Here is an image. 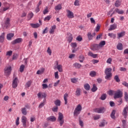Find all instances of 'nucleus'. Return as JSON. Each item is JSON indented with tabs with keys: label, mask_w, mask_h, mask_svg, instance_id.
Masks as SVG:
<instances>
[{
	"label": "nucleus",
	"mask_w": 128,
	"mask_h": 128,
	"mask_svg": "<svg viewBox=\"0 0 128 128\" xmlns=\"http://www.w3.org/2000/svg\"><path fill=\"white\" fill-rule=\"evenodd\" d=\"M104 108L102 107V108H96V109H94V112H98V114H102L104 112Z\"/></svg>",
	"instance_id": "nucleus-10"
},
{
	"label": "nucleus",
	"mask_w": 128,
	"mask_h": 128,
	"mask_svg": "<svg viewBox=\"0 0 128 128\" xmlns=\"http://www.w3.org/2000/svg\"><path fill=\"white\" fill-rule=\"evenodd\" d=\"M121 2L117 0L115 2V6H116V8H118V6H120Z\"/></svg>",
	"instance_id": "nucleus-43"
},
{
	"label": "nucleus",
	"mask_w": 128,
	"mask_h": 128,
	"mask_svg": "<svg viewBox=\"0 0 128 128\" xmlns=\"http://www.w3.org/2000/svg\"><path fill=\"white\" fill-rule=\"evenodd\" d=\"M68 94H64V100L65 102V104H68Z\"/></svg>",
	"instance_id": "nucleus-29"
},
{
	"label": "nucleus",
	"mask_w": 128,
	"mask_h": 128,
	"mask_svg": "<svg viewBox=\"0 0 128 128\" xmlns=\"http://www.w3.org/2000/svg\"><path fill=\"white\" fill-rule=\"evenodd\" d=\"M112 68H106L105 70L104 74H106L105 76L106 80H110L112 76Z\"/></svg>",
	"instance_id": "nucleus-2"
},
{
	"label": "nucleus",
	"mask_w": 128,
	"mask_h": 128,
	"mask_svg": "<svg viewBox=\"0 0 128 128\" xmlns=\"http://www.w3.org/2000/svg\"><path fill=\"white\" fill-rule=\"evenodd\" d=\"M58 114V122H59L60 126H62L64 124V114L60 112H59Z\"/></svg>",
	"instance_id": "nucleus-6"
},
{
	"label": "nucleus",
	"mask_w": 128,
	"mask_h": 128,
	"mask_svg": "<svg viewBox=\"0 0 128 128\" xmlns=\"http://www.w3.org/2000/svg\"><path fill=\"white\" fill-rule=\"evenodd\" d=\"M74 6H80V0H76L74 2Z\"/></svg>",
	"instance_id": "nucleus-52"
},
{
	"label": "nucleus",
	"mask_w": 128,
	"mask_h": 128,
	"mask_svg": "<svg viewBox=\"0 0 128 128\" xmlns=\"http://www.w3.org/2000/svg\"><path fill=\"white\" fill-rule=\"evenodd\" d=\"M48 12V6H46V8L44 9V10L43 12L44 14H46Z\"/></svg>",
	"instance_id": "nucleus-53"
},
{
	"label": "nucleus",
	"mask_w": 128,
	"mask_h": 128,
	"mask_svg": "<svg viewBox=\"0 0 128 128\" xmlns=\"http://www.w3.org/2000/svg\"><path fill=\"white\" fill-rule=\"evenodd\" d=\"M96 72L94 71H92L90 73V76H92V78L96 76Z\"/></svg>",
	"instance_id": "nucleus-35"
},
{
	"label": "nucleus",
	"mask_w": 128,
	"mask_h": 128,
	"mask_svg": "<svg viewBox=\"0 0 128 128\" xmlns=\"http://www.w3.org/2000/svg\"><path fill=\"white\" fill-rule=\"evenodd\" d=\"M6 36V34L3 32L1 36H0V42H4V36Z\"/></svg>",
	"instance_id": "nucleus-26"
},
{
	"label": "nucleus",
	"mask_w": 128,
	"mask_h": 128,
	"mask_svg": "<svg viewBox=\"0 0 128 128\" xmlns=\"http://www.w3.org/2000/svg\"><path fill=\"white\" fill-rule=\"evenodd\" d=\"M56 28V25H54L51 26L49 32L50 34H52L54 32Z\"/></svg>",
	"instance_id": "nucleus-19"
},
{
	"label": "nucleus",
	"mask_w": 128,
	"mask_h": 128,
	"mask_svg": "<svg viewBox=\"0 0 128 128\" xmlns=\"http://www.w3.org/2000/svg\"><path fill=\"white\" fill-rule=\"evenodd\" d=\"M34 16V13L30 12L28 15V20H30Z\"/></svg>",
	"instance_id": "nucleus-40"
},
{
	"label": "nucleus",
	"mask_w": 128,
	"mask_h": 128,
	"mask_svg": "<svg viewBox=\"0 0 128 128\" xmlns=\"http://www.w3.org/2000/svg\"><path fill=\"white\" fill-rule=\"evenodd\" d=\"M12 55V50L8 51L6 52V56H10Z\"/></svg>",
	"instance_id": "nucleus-46"
},
{
	"label": "nucleus",
	"mask_w": 128,
	"mask_h": 128,
	"mask_svg": "<svg viewBox=\"0 0 128 128\" xmlns=\"http://www.w3.org/2000/svg\"><path fill=\"white\" fill-rule=\"evenodd\" d=\"M67 16L68 18H74V14L70 10H67Z\"/></svg>",
	"instance_id": "nucleus-8"
},
{
	"label": "nucleus",
	"mask_w": 128,
	"mask_h": 128,
	"mask_svg": "<svg viewBox=\"0 0 128 128\" xmlns=\"http://www.w3.org/2000/svg\"><path fill=\"white\" fill-rule=\"evenodd\" d=\"M100 29V24H97V26L95 28L96 32H99Z\"/></svg>",
	"instance_id": "nucleus-54"
},
{
	"label": "nucleus",
	"mask_w": 128,
	"mask_h": 128,
	"mask_svg": "<svg viewBox=\"0 0 128 128\" xmlns=\"http://www.w3.org/2000/svg\"><path fill=\"white\" fill-rule=\"evenodd\" d=\"M30 26L33 28H40V24L38 23H36V24H30Z\"/></svg>",
	"instance_id": "nucleus-22"
},
{
	"label": "nucleus",
	"mask_w": 128,
	"mask_h": 128,
	"mask_svg": "<svg viewBox=\"0 0 128 128\" xmlns=\"http://www.w3.org/2000/svg\"><path fill=\"white\" fill-rule=\"evenodd\" d=\"M116 48L118 50H124V46H122V44L119 42L116 46Z\"/></svg>",
	"instance_id": "nucleus-21"
},
{
	"label": "nucleus",
	"mask_w": 128,
	"mask_h": 128,
	"mask_svg": "<svg viewBox=\"0 0 128 128\" xmlns=\"http://www.w3.org/2000/svg\"><path fill=\"white\" fill-rule=\"evenodd\" d=\"M126 36V32L125 31H122L120 32L117 33V38L118 40H120L122 38H124Z\"/></svg>",
	"instance_id": "nucleus-11"
},
{
	"label": "nucleus",
	"mask_w": 128,
	"mask_h": 128,
	"mask_svg": "<svg viewBox=\"0 0 128 128\" xmlns=\"http://www.w3.org/2000/svg\"><path fill=\"white\" fill-rule=\"evenodd\" d=\"M115 12L118 14H124V10H120L118 8H116L115 10Z\"/></svg>",
	"instance_id": "nucleus-33"
},
{
	"label": "nucleus",
	"mask_w": 128,
	"mask_h": 128,
	"mask_svg": "<svg viewBox=\"0 0 128 128\" xmlns=\"http://www.w3.org/2000/svg\"><path fill=\"white\" fill-rule=\"evenodd\" d=\"M4 8H3L2 11L3 12H6V10H8V8H10V4L7 3V2H4Z\"/></svg>",
	"instance_id": "nucleus-14"
},
{
	"label": "nucleus",
	"mask_w": 128,
	"mask_h": 128,
	"mask_svg": "<svg viewBox=\"0 0 128 128\" xmlns=\"http://www.w3.org/2000/svg\"><path fill=\"white\" fill-rule=\"evenodd\" d=\"M108 36H110V38H112L114 40L116 38V34H114L112 33H109L108 34Z\"/></svg>",
	"instance_id": "nucleus-37"
},
{
	"label": "nucleus",
	"mask_w": 128,
	"mask_h": 128,
	"mask_svg": "<svg viewBox=\"0 0 128 128\" xmlns=\"http://www.w3.org/2000/svg\"><path fill=\"white\" fill-rule=\"evenodd\" d=\"M50 18H52V16H48L45 17V18H44V22H48V20H50Z\"/></svg>",
	"instance_id": "nucleus-45"
},
{
	"label": "nucleus",
	"mask_w": 128,
	"mask_h": 128,
	"mask_svg": "<svg viewBox=\"0 0 128 128\" xmlns=\"http://www.w3.org/2000/svg\"><path fill=\"white\" fill-rule=\"evenodd\" d=\"M16 126H18L20 124V117H18L16 120Z\"/></svg>",
	"instance_id": "nucleus-57"
},
{
	"label": "nucleus",
	"mask_w": 128,
	"mask_h": 128,
	"mask_svg": "<svg viewBox=\"0 0 128 128\" xmlns=\"http://www.w3.org/2000/svg\"><path fill=\"white\" fill-rule=\"evenodd\" d=\"M37 96H38V98H46V94L42 92H39Z\"/></svg>",
	"instance_id": "nucleus-9"
},
{
	"label": "nucleus",
	"mask_w": 128,
	"mask_h": 128,
	"mask_svg": "<svg viewBox=\"0 0 128 128\" xmlns=\"http://www.w3.org/2000/svg\"><path fill=\"white\" fill-rule=\"evenodd\" d=\"M71 46L73 48H76V42H72V43H71Z\"/></svg>",
	"instance_id": "nucleus-60"
},
{
	"label": "nucleus",
	"mask_w": 128,
	"mask_h": 128,
	"mask_svg": "<svg viewBox=\"0 0 128 128\" xmlns=\"http://www.w3.org/2000/svg\"><path fill=\"white\" fill-rule=\"evenodd\" d=\"M74 66V68H82V64H78V63H75L73 64Z\"/></svg>",
	"instance_id": "nucleus-38"
},
{
	"label": "nucleus",
	"mask_w": 128,
	"mask_h": 128,
	"mask_svg": "<svg viewBox=\"0 0 128 128\" xmlns=\"http://www.w3.org/2000/svg\"><path fill=\"white\" fill-rule=\"evenodd\" d=\"M18 57V54H14L12 56V60H16Z\"/></svg>",
	"instance_id": "nucleus-64"
},
{
	"label": "nucleus",
	"mask_w": 128,
	"mask_h": 128,
	"mask_svg": "<svg viewBox=\"0 0 128 128\" xmlns=\"http://www.w3.org/2000/svg\"><path fill=\"white\" fill-rule=\"evenodd\" d=\"M76 96H80V88H78L76 90Z\"/></svg>",
	"instance_id": "nucleus-48"
},
{
	"label": "nucleus",
	"mask_w": 128,
	"mask_h": 128,
	"mask_svg": "<svg viewBox=\"0 0 128 128\" xmlns=\"http://www.w3.org/2000/svg\"><path fill=\"white\" fill-rule=\"evenodd\" d=\"M26 68V66L24 64H22L20 66V72H23L24 70V68Z\"/></svg>",
	"instance_id": "nucleus-32"
},
{
	"label": "nucleus",
	"mask_w": 128,
	"mask_h": 128,
	"mask_svg": "<svg viewBox=\"0 0 128 128\" xmlns=\"http://www.w3.org/2000/svg\"><path fill=\"white\" fill-rule=\"evenodd\" d=\"M22 122L24 128H27V126H29L28 122V118H26V117L25 116H22Z\"/></svg>",
	"instance_id": "nucleus-4"
},
{
	"label": "nucleus",
	"mask_w": 128,
	"mask_h": 128,
	"mask_svg": "<svg viewBox=\"0 0 128 128\" xmlns=\"http://www.w3.org/2000/svg\"><path fill=\"white\" fill-rule=\"evenodd\" d=\"M22 114H24V116H26L28 112H26V108H22Z\"/></svg>",
	"instance_id": "nucleus-30"
},
{
	"label": "nucleus",
	"mask_w": 128,
	"mask_h": 128,
	"mask_svg": "<svg viewBox=\"0 0 128 128\" xmlns=\"http://www.w3.org/2000/svg\"><path fill=\"white\" fill-rule=\"evenodd\" d=\"M78 78H71V82L73 83V84H76V82H78Z\"/></svg>",
	"instance_id": "nucleus-47"
},
{
	"label": "nucleus",
	"mask_w": 128,
	"mask_h": 128,
	"mask_svg": "<svg viewBox=\"0 0 128 128\" xmlns=\"http://www.w3.org/2000/svg\"><path fill=\"white\" fill-rule=\"evenodd\" d=\"M88 56H91V58H96L98 56V54H94L92 52H89L88 54Z\"/></svg>",
	"instance_id": "nucleus-15"
},
{
	"label": "nucleus",
	"mask_w": 128,
	"mask_h": 128,
	"mask_svg": "<svg viewBox=\"0 0 128 128\" xmlns=\"http://www.w3.org/2000/svg\"><path fill=\"white\" fill-rule=\"evenodd\" d=\"M79 58L80 62H84V55H81L80 56Z\"/></svg>",
	"instance_id": "nucleus-42"
},
{
	"label": "nucleus",
	"mask_w": 128,
	"mask_h": 128,
	"mask_svg": "<svg viewBox=\"0 0 128 128\" xmlns=\"http://www.w3.org/2000/svg\"><path fill=\"white\" fill-rule=\"evenodd\" d=\"M82 110V107L80 104H78L76 106L74 112V116H78L80 114V112Z\"/></svg>",
	"instance_id": "nucleus-1"
},
{
	"label": "nucleus",
	"mask_w": 128,
	"mask_h": 128,
	"mask_svg": "<svg viewBox=\"0 0 128 128\" xmlns=\"http://www.w3.org/2000/svg\"><path fill=\"white\" fill-rule=\"evenodd\" d=\"M92 90L93 92H96V90H98V87H96V84H93V87L92 88Z\"/></svg>",
	"instance_id": "nucleus-41"
},
{
	"label": "nucleus",
	"mask_w": 128,
	"mask_h": 128,
	"mask_svg": "<svg viewBox=\"0 0 128 128\" xmlns=\"http://www.w3.org/2000/svg\"><path fill=\"white\" fill-rule=\"evenodd\" d=\"M99 62L100 61L98 60H94V59L92 60V64H98Z\"/></svg>",
	"instance_id": "nucleus-63"
},
{
	"label": "nucleus",
	"mask_w": 128,
	"mask_h": 128,
	"mask_svg": "<svg viewBox=\"0 0 128 128\" xmlns=\"http://www.w3.org/2000/svg\"><path fill=\"white\" fill-rule=\"evenodd\" d=\"M106 94H102L100 97V99L102 100H106Z\"/></svg>",
	"instance_id": "nucleus-50"
},
{
	"label": "nucleus",
	"mask_w": 128,
	"mask_h": 128,
	"mask_svg": "<svg viewBox=\"0 0 128 128\" xmlns=\"http://www.w3.org/2000/svg\"><path fill=\"white\" fill-rule=\"evenodd\" d=\"M10 72H12V66H10L8 67H6L4 68V74L6 76H10Z\"/></svg>",
	"instance_id": "nucleus-7"
},
{
	"label": "nucleus",
	"mask_w": 128,
	"mask_h": 128,
	"mask_svg": "<svg viewBox=\"0 0 128 128\" xmlns=\"http://www.w3.org/2000/svg\"><path fill=\"white\" fill-rule=\"evenodd\" d=\"M98 44L99 45V46L100 47V48H104V46H106V41L104 40L101 41Z\"/></svg>",
	"instance_id": "nucleus-27"
},
{
	"label": "nucleus",
	"mask_w": 128,
	"mask_h": 128,
	"mask_svg": "<svg viewBox=\"0 0 128 128\" xmlns=\"http://www.w3.org/2000/svg\"><path fill=\"white\" fill-rule=\"evenodd\" d=\"M115 114H116V110H113L110 114V116L112 118H113V120H114V118H116V116H114Z\"/></svg>",
	"instance_id": "nucleus-39"
},
{
	"label": "nucleus",
	"mask_w": 128,
	"mask_h": 128,
	"mask_svg": "<svg viewBox=\"0 0 128 128\" xmlns=\"http://www.w3.org/2000/svg\"><path fill=\"white\" fill-rule=\"evenodd\" d=\"M115 92H116V91L114 90H110L108 92V94H109V96H112V94H114Z\"/></svg>",
	"instance_id": "nucleus-49"
},
{
	"label": "nucleus",
	"mask_w": 128,
	"mask_h": 128,
	"mask_svg": "<svg viewBox=\"0 0 128 128\" xmlns=\"http://www.w3.org/2000/svg\"><path fill=\"white\" fill-rule=\"evenodd\" d=\"M54 104L56 106H60V100H56L54 102Z\"/></svg>",
	"instance_id": "nucleus-34"
},
{
	"label": "nucleus",
	"mask_w": 128,
	"mask_h": 128,
	"mask_svg": "<svg viewBox=\"0 0 128 128\" xmlns=\"http://www.w3.org/2000/svg\"><path fill=\"white\" fill-rule=\"evenodd\" d=\"M54 74L55 78L58 80V78H60V76H58V72H55Z\"/></svg>",
	"instance_id": "nucleus-51"
},
{
	"label": "nucleus",
	"mask_w": 128,
	"mask_h": 128,
	"mask_svg": "<svg viewBox=\"0 0 128 128\" xmlns=\"http://www.w3.org/2000/svg\"><path fill=\"white\" fill-rule=\"evenodd\" d=\"M93 118L94 120H99V118H100V115H96L94 116Z\"/></svg>",
	"instance_id": "nucleus-61"
},
{
	"label": "nucleus",
	"mask_w": 128,
	"mask_h": 128,
	"mask_svg": "<svg viewBox=\"0 0 128 128\" xmlns=\"http://www.w3.org/2000/svg\"><path fill=\"white\" fill-rule=\"evenodd\" d=\"M76 40H78V42H82V36H78L76 38Z\"/></svg>",
	"instance_id": "nucleus-62"
},
{
	"label": "nucleus",
	"mask_w": 128,
	"mask_h": 128,
	"mask_svg": "<svg viewBox=\"0 0 128 128\" xmlns=\"http://www.w3.org/2000/svg\"><path fill=\"white\" fill-rule=\"evenodd\" d=\"M122 98V92L120 90L115 91L114 98Z\"/></svg>",
	"instance_id": "nucleus-5"
},
{
	"label": "nucleus",
	"mask_w": 128,
	"mask_h": 128,
	"mask_svg": "<svg viewBox=\"0 0 128 128\" xmlns=\"http://www.w3.org/2000/svg\"><path fill=\"white\" fill-rule=\"evenodd\" d=\"M96 36V32H94L92 33V32H89L87 34V36L89 40H92V38H94V36Z\"/></svg>",
	"instance_id": "nucleus-13"
},
{
	"label": "nucleus",
	"mask_w": 128,
	"mask_h": 128,
	"mask_svg": "<svg viewBox=\"0 0 128 128\" xmlns=\"http://www.w3.org/2000/svg\"><path fill=\"white\" fill-rule=\"evenodd\" d=\"M18 78H15L12 81V86L13 88H16L18 87Z\"/></svg>",
	"instance_id": "nucleus-12"
},
{
	"label": "nucleus",
	"mask_w": 128,
	"mask_h": 128,
	"mask_svg": "<svg viewBox=\"0 0 128 128\" xmlns=\"http://www.w3.org/2000/svg\"><path fill=\"white\" fill-rule=\"evenodd\" d=\"M56 118L54 116H50L47 118V120H50V122H56Z\"/></svg>",
	"instance_id": "nucleus-25"
},
{
	"label": "nucleus",
	"mask_w": 128,
	"mask_h": 128,
	"mask_svg": "<svg viewBox=\"0 0 128 128\" xmlns=\"http://www.w3.org/2000/svg\"><path fill=\"white\" fill-rule=\"evenodd\" d=\"M14 34L11 33L7 34L6 36V38L8 40H12V38H14Z\"/></svg>",
	"instance_id": "nucleus-23"
},
{
	"label": "nucleus",
	"mask_w": 128,
	"mask_h": 128,
	"mask_svg": "<svg viewBox=\"0 0 128 128\" xmlns=\"http://www.w3.org/2000/svg\"><path fill=\"white\" fill-rule=\"evenodd\" d=\"M10 18H7L4 19V22L2 24V26L4 30H6V28H8L10 26Z\"/></svg>",
	"instance_id": "nucleus-3"
},
{
	"label": "nucleus",
	"mask_w": 128,
	"mask_h": 128,
	"mask_svg": "<svg viewBox=\"0 0 128 128\" xmlns=\"http://www.w3.org/2000/svg\"><path fill=\"white\" fill-rule=\"evenodd\" d=\"M62 8L61 4H58L55 6V10H60Z\"/></svg>",
	"instance_id": "nucleus-28"
},
{
	"label": "nucleus",
	"mask_w": 128,
	"mask_h": 128,
	"mask_svg": "<svg viewBox=\"0 0 128 128\" xmlns=\"http://www.w3.org/2000/svg\"><path fill=\"white\" fill-rule=\"evenodd\" d=\"M117 28L118 24H112L110 26L108 30H116Z\"/></svg>",
	"instance_id": "nucleus-20"
},
{
	"label": "nucleus",
	"mask_w": 128,
	"mask_h": 128,
	"mask_svg": "<svg viewBox=\"0 0 128 128\" xmlns=\"http://www.w3.org/2000/svg\"><path fill=\"white\" fill-rule=\"evenodd\" d=\"M67 40L68 42H72V34L68 32L67 33Z\"/></svg>",
	"instance_id": "nucleus-17"
},
{
	"label": "nucleus",
	"mask_w": 128,
	"mask_h": 128,
	"mask_svg": "<svg viewBox=\"0 0 128 128\" xmlns=\"http://www.w3.org/2000/svg\"><path fill=\"white\" fill-rule=\"evenodd\" d=\"M84 88L86 90H90V86L88 84H86L84 85Z\"/></svg>",
	"instance_id": "nucleus-31"
},
{
	"label": "nucleus",
	"mask_w": 128,
	"mask_h": 128,
	"mask_svg": "<svg viewBox=\"0 0 128 128\" xmlns=\"http://www.w3.org/2000/svg\"><path fill=\"white\" fill-rule=\"evenodd\" d=\"M32 80H29L28 82H27L26 83L25 86L26 88H30V86L31 84H32Z\"/></svg>",
	"instance_id": "nucleus-36"
},
{
	"label": "nucleus",
	"mask_w": 128,
	"mask_h": 128,
	"mask_svg": "<svg viewBox=\"0 0 128 128\" xmlns=\"http://www.w3.org/2000/svg\"><path fill=\"white\" fill-rule=\"evenodd\" d=\"M92 50H100V47L98 44H94L92 48Z\"/></svg>",
	"instance_id": "nucleus-16"
},
{
	"label": "nucleus",
	"mask_w": 128,
	"mask_h": 128,
	"mask_svg": "<svg viewBox=\"0 0 128 128\" xmlns=\"http://www.w3.org/2000/svg\"><path fill=\"white\" fill-rule=\"evenodd\" d=\"M45 104H46V100H44L43 102H42L38 106L39 108H42V106H44Z\"/></svg>",
	"instance_id": "nucleus-44"
},
{
	"label": "nucleus",
	"mask_w": 128,
	"mask_h": 128,
	"mask_svg": "<svg viewBox=\"0 0 128 128\" xmlns=\"http://www.w3.org/2000/svg\"><path fill=\"white\" fill-rule=\"evenodd\" d=\"M47 52L49 54V56H52V50H50V47L48 48Z\"/></svg>",
	"instance_id": "nucleus-56"
},
{
	"label": "nucleus",
	"mask_w": 128,
	"mask_h": 128,
	"mask_svg": "<svg viewBox=\"0 0 128 128\" xmlns=\"http://www.w3.org/2000/svg\"><path fill=\"white\" fill-rule=\"evenodd\" d=\"M112 59L110 58H108L106 60V63L110 64H112Z\"/></svg>",
	"instance_id": "nucleus-55"
},
{
	"label": "nucleus",
	"mask_w": 128,
	"mask_h": 128,
	"mask_svg": "<svg viewBox=\"0 0 128 128\" xmlns=\"http://www.w3.org/2000/svg\"><path fill=\"white\" fill-rule=\"evenodd\" d=\"M124 98L125 100L128 102V93L126 92H124Z\"/></svg>",
	"instance_id": "nucleus-59"
},
{
	"label": "nucleus",
	"mask_w": 128,
	"mask_h": 128,
	"mask_svg": "<svg viewBox=\"0 0 128 128\" xmlns=\"http://www.w3.org/2000/svg\"><path fill=\"white\" fill-rule=\"evenodd\" d=\"M114 78L115 80H116V82H120V78H118V76H114Z\"/></svg>",
	"instance_id": "nucleus-58"
},
{
	"label": "nucleus",
	"mask_w": 128,
	"mask_h": 128,
	"mask_svg": "<svg viewBox=\"0 0 128 128\" xmlns=\"http://www.w3.org/2000/svg\"><path fill=\"white\" fill-rule=\"evenodd\" d=\"M57 62V70H58L60 72H62V65L58 64V62Z\"/></svg>",
	"instance_id": "nucleus-24"
},
{
	"label": "nucleus",
	"mask_w": 128,
	"mask_h": 128,
	"mask_svg": "<svg viewBox=\"0 0 128 128\" xmlns=\"http://www.w3.org/2000/svg\"><path fill=\"white\" fill-rule=\"evenodd\" d=\"M22 42V38H18L12 42V44H20V42Z\"/></svg>",
	"instance_id": "nucleus-18"
}]
</instances>
